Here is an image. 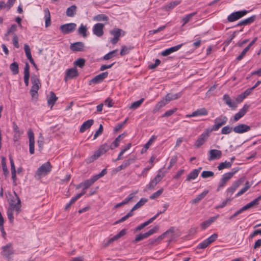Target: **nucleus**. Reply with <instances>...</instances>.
<instances>
[{"mask_svg":"<svg viewBox=\"0 0 261 261\" xmlns=\"http://www.w3.org/2000/svg\"><path fill=\"white\" fill-rule=\"evenodd\" d=\"M107 173V169H103L100 173L94 176L92 178L87 179L84 182L81 183V185H83L85 189H87L89 188L95 181L97 179L103 176Z\"/></svg>","mask_w":261,"mask_h":261,"instance_id":"20e7f679","label":"nucleus"},{"mask_svg":"<svg viewBox=\"0 0 261 261\" xmlns=\"http://www.w3.org/2000/svg\"><path fill=\"white\" fill-rule=\"evenodd\" d=\"M163 189L161 188L150 196V199H154L159 197L163 192Z\"/></svg>","mask_w":261,"mask_h":261,"instance_id":"13d9d810","label":"nucleus"},{"mask_svg":"<svg viewBox=\"0 0 261 261\" xmlns=\"http://www.w3.org/2000/svg\"><path fill=\"white\" fill-rule=\"evenodd\" d=\"M147 201V199L145 198H142L133 207L131 211L133 212V211L138 209L143 206L146 202Z\"/></svg>","mask_w":261,"mask_h":261,"instance_id":"4c0bfd02","label":"nucleus"},{"mask_svg":"<svg viewBox=\"0 0 261 261\" xmlns=\"http://www.w3.org/2000/svg\"><path fill=\"white\" fill-rule=\"evenodd\" d=\"M2 254L6 256V257H8L10 255L13 254V250L12 247V245L11 243H9L6 245L3 246L2 247Z\"/></svg>","mask_w":261,"mask_h":261,"instance_id":"4be33fe9","label":"nucleus"},{"mask_svg":"<svg viewBox=\"0 0 261 261\" xmlns=\"http://www.w3.org/2000/svg\"><path fill=\"white\" fill-rule=\"evenodd\" d=\"M93 20L97 21L109 20V17L105 14H98L93 17Z\"/></svg>","mask_w":261,"mask_h":261,"instance_id":"a18cd8bd","label":"nucleus"},{"mask_svg":"<svg viewBox=\"0 0 261 261\" xmlns=\"http://www.w3.org/2000/svg\"><path fill=\"white\" fill-rule=\"evenodd\" d=\"M156 137L155 136H152L151 138L149 139V140L147 141V142L144 145L143 147L141 150V153L142 154L144 153L146 151V150L148 149L149 146L151 145V144L152 143V142L154 141V140L156 139Z\"/></svg>","mask_w":261,"mask_h":261,"instance_id":"e433bc0d","label":"nucleus"},{"mask_svg":"<svg viewBox=\"0 0 261 261\" xmlns=\"http://www.w3.org/2000/svg\"><path fill=\"white\" fill-rule=\"evenodd\" d=\"M208 114V111L207 110L204 108H200L196 110V111L193 112L191 114L187 115V117H196V116H206Z\"/></svg>","mask_w":261,"mask_h":261,"instance_id":"aec40b11","label":"nucleus"},{"mask_svg":"<svg viewBox=\"0 0 261 261\" xmlns=\"http://www.w3.org/2000/svg\"><path fill=\"white\" fill-rule=\"evenodd\" d=\"M249 49L246 46L240 54V55L237 58V60L238 61H241L245 56L246 53L249 50Z\"/></svg>","mask_w":261,"mask_h":261,"instance_id":"338daca9","label":"nucleus"},{"mask_svg":"<svg viewBox=\"0 0 261 261\" xmlns=\"http://www.w3.org/2000/svg\"><path fill=\"white\" fill-rule=\"evenodd\" d=\"M121 32H122V30L118 28H115L113 30L110 31V34L113 35L114 37L119 38Z\"/></svg>","mask_w":261,"mask_h":261,"instance_id":"864d4df0","label":"nucleus"},{"mask_svg":"<svg viewBox=\"0 0 261 261\" xmlns=\"http://www.w3.org/2000/svg\"><path fill=\"white\" fill-rule=\"evenodd\" d=\"M201 170V167H199L198 169H194L188 175L186 180L187 181H190L192 180L196 179V177L198 176Z\"/></svg>","mask_w":261,"mask_h":261,"instance_id":"a878e982","label":"nucleus"},{"mask_svg":"<svg viewBox=\"0 0 261 261\" xmlns=\"http://www.w3.org/2000/svg\"><path fill=\"white\" fill-rule=\"evenodd\" d=\"M124 134L119 135L112 143V144L110 145L111 147V149H114V148L117 147L119 146L120 141L122 140Z\"/></svg>","mask_w":261,"mask_h":261,"instance_id":"f704fd0d","label":"nucleus"},{"mask_svg":"<svg viewBox=\"0 0 261 261\" xmlns=\"http://www.w3.org/2000/svg\"><path fill=\"white\" fill-rule=\"evenodd\" d=\"M218 238L217 233H214L211 235L210 237L204 240L203 241L199 243L197 248L199 249H204L206 248L209 245L214 242Z\"/></svg>","mask_w":261,"mask_h":261,"instance_id":"0eeeda50","label":"nucleus"},{"mask_svg":"<svg viewBox=\"0 0 261 261\" xmlns=\"http://www.w3.org/2000/svg\"><path fill=\"white\" fill-rule=\"evenodd\" d=\"M57 99L58 97L56 96V94L53 92H51L50 96L47 99L48 105L52 107Z\"/></svg>","mask_w":261,"mask_h":261,"instance_id":"a19ab883","label":"nucleus"},{"mask_svg":"<svg viewBox=\"0 0 261 261\" xmlns=\"http://www.w3.org/2000/svg\"><path fill=\"white\" fill-rule=\"evenodd\" d=\"M117 50H114L112 51L109 52L108 54L105 55L103 57L104 60H107L112 58L114 56Z\"/></svg>","mask_w":261,"mask_h":261,"instance_id":"e2e57ef3","label":"nucleus"},{"mask_svg":"<svg viewBox=\"0 0 261 261\" xmlns=\"http://www.w3.org/2000/svg\"><path fill=\"white\" fill-rule=\"evenodd\" d=\"M76 27V24L75 23H69L61 25L60 29L64 34H68L74 32Z\"/></svg>","mask_w":261,"mask_h":261,"instance_id":"ddd939ff","label":"nucleus"},{"mask_svg":"<svg viewBox=\"0 0 261 261\" xmlns=\"http://www.w3.org/2000/svg\"><path fill=\"white\" fill-rule=\"evenodd\" d=\"M14 210H15V209L9 208L7 212L8 217L11 222H12L14 220V217H13V211Z\"/></svg>","mask_w":261,"mask_h":261,"instance_id":"69168bd1","label":"nucleus"},{"mask_svg":"<svg viewBox=\"0 0 261 261\" xmlns=\"http://www.w3.org/2000/svg\"><path fill=\"white\" fill-rule=\"evenodd\" d=\"M44 18L45 19V26L46 28H47L51 24L50 14L48 8H45L44 9Z\"/></svg>","mask_w":261,"mask_h":261,"instance_id":"c756f323","label":"nucleus"},{"mask_svg":"<svg viewBox=\"0 0 261 261\" xmlns=\"http://www.w3.org/2000/svg\"><path fill=\"white\" fill-rule=\"evenodd\" d=\"M233 130V128L229 126V125L223 127L221 129V134H228L230 133Z\"/></svg>","mask_w":261,"mask_h":261,"instance_id":"bf43d9fd","label":"nucleus"},{"mask_svg":"<svg viewBox=\"0 0 261 261\" xmlns=\"http://www.w3.org/2000/svg\"><path fill=\"white\" fill-rule=\"evenodd\" d=\"M9 160H10V165H11V174H12V178L13 180H14V181H15L16 179V170H15V167L13 160L11 155L9 156Z\"/></svg>","mask_w":261,"mask_h":261,"instance_id":"c9c22d12","label":"nucleus"},{"mask_svg":"<svg viewBox=\"0 0 261 261\" xmlns=\"http://www.w3.org/2000/svg\"><path fill=\"white\" fill-rule=\"evenodd\" d=\"M256 19V16L255 15H252L250 17H248L246 19H245L244 20H242L240 21L238 24H237V26H242V25H249L252 23H253Z\"/></svg>","mask_w":261,"mask_h":261,"instance_id":"bb28decb","label":"nucleus"},{"mask_svg":"<svg viewBox=\"0 0 261 261\" xmlns=\"http://www.w3.org/2000/svg\"><path fill=\"white\" fill-rule=\"evenodd\" d=\"M131 49V47H128L126 46H123L120 51L121 56H124L128 54Z\"/></svg>","mask_w":261,"mask_h":261,"instance_id":"0e129e2a","label":"nucleus"},{"mask_svg":"<svg viewBox=\"0 0 261 261\" xmlns=\"http://www.w3.org/2000/svg\"><path fill=\"white\" fill-rule=\"evenodd\" d=\"M182 45H183V44H180L177 45L167 48L166 50L163 51L161 53V55L163 56H167L168 55H169L170 54H172V53L177 51L178 49H179L181 48V47Z\"/></svg>","mask_w":261,"mask_h":261,"instance_id":"b1692460","label":"nucleus"},{"mask_svg":"<svg viewBox=\"0 0 261 261\" xmlns=\"http://www.w3.org/2000/svg\"><path fill=\"white\" fill-rule=\"evenodd\" d=\"M105 24L101 23H96L93 25V33L97 37H101L103 34V28Z\"/></svg>","mask_w":261,"mask_h":261,"instance_id":"dca6fc26","label":"nucleus"},{"mask_svg":"<svg viewBox=\"0 0 261 261\" xmlns=\"http://www.w3.org/2000/svg\"><path fill=\"white\" fill-rule=\"evenodd\" d=\"M158 217V215H154L153 217L150 218L148 221L142 223L140 225L138 226L136 228V231H139L143 229L145 226L149 225L150 223L152 222L157 217Z\"/></svg>","mask_w":261,"mask_h":261,"instance_id":"2f4dec72","label":"nucleus"},{"mask_svg":"<svg viewBox=\"0 0 261 261\" xmlns=\"http://www.w3.org/2000/svg\"><path fill=\"white\" fill-rule=\"evenodd\" d=\"M261 199V196H259L258 197L247 203L250 208L252 207L254 205H257L259 204V201Z\"/></svg>","mask_w":261,"mask_h":261,"instance_id":"680f3d73","label":"nucleus"},{"mask_svg":"<svg viewBox=\"0 0 261 261\" xmlns=\"http://www.w3.org/2000/svg\"><path fill=\"white\" fill-rule=\"evenodd\" d=\"M12 124H13V130L15 133L14 135V138L15 139H18V138H19L20 136L23 134V132L20 131L19 130V129L15 122H13L12 123Z\"/></svg>","mask_w":261,"mask_h":261,"instance_id":"58836bf2","label":"nucleus"},{"mask_svg":"<svg viewBox=\"0 0 261 261\" xmlns=\"http://www.w3.org/2000/svg\"><path fill=\"white\" fill-rule=\"evenodd\" d=\"M215 124L211 129L212 131L218 130L222 126L225 125L227 122V118L225 116H220L216 118L215 120Z\"/></svg>","mask_w":261,"mask_h":261,"instance_id":"6e6552de","label":"nucleus"},{"mask_svg":"<svg viewBox=\"0 0 261 261\" xmlns=\"http://www.w3.org/2000/svg\"><path fill=\"white\" fill-rule=\"evenodd\" d=\"M108 75V72L107 71L101 72L98 75H96L93 79L89 81V85H95L102 82L105 79H106Z\"/></svg>","mask_w":261,"mask_h":261,"instance_id":"4468645a","label":"nucleus"},{"mask_svg":"<svg viewBox=\"0 0 261 261\" xmlns=\"http://www.w3.org/2000/svg\"><path fill=\"white\" fill-rule=\"evenodd\" d=\"M181 92H179L175 94L168 93L165 96V98L166 99V101H167V102H168L170 101L175 100L180 98L181 96Z\"/></svg>","mask_w":261,"mask_h":261,"instance_id":"7c9ffc66","label":"nucleus"},{"mask_svg":"<svg viewBox=\"0 0 261 261\" xmlns=\"http://www.w3.org/2000/svg\"><path fill=\"white\" fill-rule=\"evenodd\" d=\"M84 43L82 42H76L71 44L70 48L73 51H81L83 50Z\"/></svg>","mask_w":261,"mask_h":261,"instance_id":"393cba45","label":"nucleus"},{"mask_svg":"<svg viewBox=\"0 0 261 261\" xmlns=\"http://www.w3.org/2000/svg\"><path fill=\"white\" fill-rule=\"evenodd\" d=\"M209 136V133L208 132H203L195 142V145L197 147L201 146L207 139Z\"/></svg>","mask_w":261,"mask_h":261,"instance_id":"412c9836","label":"nucleus"},{"mask_svg":"<svg viewBox=\"0 0 261 261\" xmlns=\"http://www.w3.org/2000/svg\"><path fill=\"white\" fill-rule=\"evenodd\" d=\"M31 81L33 84L30 90V93L33 98H37L38 91L41 87V83L39 78L35 74L32 75Z\"/></svg>","mask_w":261,"mask_h":261,"instance_id":"f257e3e1","label":"nucleus"},{"mask_svg":"<svg viewBox=\"0 0 261 261\" xmlns=\"http://www.w3.org/2000/svg\"><path fill=\"white\" fill-rule=\"evenodd\" d=\"M180 3V1H175L170 2L169 4L164 7V9L166 11H168L170 9H173L176 6Z\"/></svg>","mask_w":261,"mask_h":261,"instance_id":"09e8293b","label":"nucleus"},{"mask_svg":"<svg viewBox=\"0 0 261 261\" xmlns=\"http://www.w3.org/2000/svg\"><path fill=\"white\" fill-rule=\"evenodd\" d=\"M24 50L27 58L29 59L31 63H32L33 62V59L32 57L31 49L28 44H24Z\"/></svg>","mask_w":261,"mask_h":261,"instance_id":"ea45409f","label":"nucleus"},{"mask_svg":"<svg viewBox=\"0 0 261 261\" xmlns=\"http://www.w3.org/2000/svg\"><path fill=\"white\" fill-rule=\"evenodd\" d=\"M134 162V160L133 159H129L127 160H125L123 162V164H121L123 168L125 169L128 166H129L132 163Z\"/></svg>","mask_w":261,"mask_h":261,"instance_id":"774afa93","label":"nucleus"},{"mask_svg":"<svg viewBox=\"0 0 261 261\" xmlns=\"http://www.w3.org/2000/svg\"><path fill=\"white\" fill-rule=\"evenodd\" d=\"M249 108V106L247 105H245L240 110L239 112L236 113L233 117V119L234 121H238L241 118H242L245 114L247 113L248 109Z\"/></svg>","mask_w":261,"mask_h":261,"instance_id":"5701e85b","label":"nucleus"},{"mask_svg":"<svg viewBox=\"0 0 261 261\" xmlns=\"http://www.w3.org/2000/svg\"><path fill=\"white\" fill-rule=\"evenodd\" d=\"M76 6L75 5H72L67 9L66 12V15L68 17H72L76 14Z\"/></svg>","mask_w":261,"mask_h":261,"instance_id":"72a5a7b5","label":"nucleus"},{"mask_svg":"<svg viewBox=\"0 0 261 261\" xmlns=\"http://www.w3.org/2000/svg\"><path fill=\"white\" fill-rule=\"evenodd\" d=\"M244 180L243 178H241L234 181L232 185L226 190V196L231 198L234 191L242 184Z\"/></svg>","mask_w":261,"mask_h":261,"instance_id":"1a4fd4ad","label":"nucleus"},{"mask_svg":"<svg viewBox=\"0 0 261 261\" xmlns=\"http://www.w3.org/2000/svg\"><path fill=\"white\" fill-rule=\"evenodd\" d=\"M87 28L86 26L84 25L83 23H82L78 29V34L80 35H82L83 37L85 38L87 36Z\"/></svg>","mask_w":261,"mask_h":261,"instance_id":"79ce46f5","label":"nucleus"},{"mask_svg":"<svg viewBox=\"0 0 261 261\" xmlns=\"http://www.w3.org/2000/svg\"><path fill=\"white\" fill-rule=\"evenodd\" d=\"M231 167V163H229L226 161L224 162L221 163L217 167V168L220 171L225 168H230Z\"/></svg>","mask_w":261,"mask_h":261,"instance_id":"de8ad7c7","label":"nucleus"},{"mask_svg":"<svg viewBox=\"0 0 261 261\" xmlns=\"http://www.w3.org/2000/svg\"><path fill=\"white\" fill-rule=\"evenodd\" d=\"M250 188V185L248 181H246L245 186L239 191L236 195V197H239L246 192Z\"/></svg>","mask_w":261,"mask_h":261,"instance_id":"603ef678","label":"nucleus"},{"mask_svg":"<svg viewBox=\"0 0 261 261\" xmlns=\"http://www.w3.org/2000/svg\"><path fill=\"white\" fill-rule=\"evenodd\" d=\"M207 191H204L200 194L198 195L195 198L192 200V203L195 204L199 202L201 199H202L207 194Z\"/></svg>","mask_w":261,"mask_h":261,"instance_id":"c03bdc74","label":"nucleus"},{"mask_svg":"<svg viewBox=\"0 0 261 261\" xmlns=\"http://www.w3.org/2000/svg\"><path fill=\"white\" fill-rule=\"evenodd\" d=\"M250 127L246 124H240L233 128V130L238 134H242L250 130Z\"/></svg>","mask_w":261,"mask_h":261,"instance_id":"6ab92c4d","label":"nucleus"},{"mask_svg":"<svg viewBox=\"0 0 261 261\" xmlns=\"http://www.w3.org/2000/svg\"><path fill=\"white\" fill-rule=\"evenodd\" d=\"M110 149H111V147L110 145L108 143H106L102 145H101L99 149L95 152V153L92 155L89 159L90 162H93L94 160L97 159L99 156L101 155L105 154Z\"/></svg>","mask_w":261,"mask_h":261,"instance_id":"7ed1b4c3","label":"nucleus"},{"mask_svg":"<svg viewBox=\"0 0 261 261\" xmlns=\"http://www.w3.org/2000/svg\"><path fill=\"white\" fill-rule=\"evenodd\" d=\"M17 25L16 24H13L11 25V27L8 30L7 33L5 34V37H7L10 34H13L17 30Z\"/></svg>","mask_w":261,"mask_h":261,"instance_id":"6e6d98bb","label":"nucleus"},{"mask_svg":"<svg viewBox=\"0 0 261 261\" xmlns=\"http://www.w3.org/2000/svg\"><path fill=\"white\" fill-rule=\"evenodd\" d=\"M208 160L212 161L219 159L222 156V151L217 149H211L209 151Z\"/></svg>","mask_w":261,"mask_h":261,"instance_id":"f3484780","label":"nucleus"},{"mask_svg":"<svg viewBox=\"0 0 261 261\" xmlns=\"http://www.w3.org/2000/svg\"><path fill=\"white\" fill-rule=\"evenodd\" d=\"M51 166L49 162H46L42 164L37 170L36 175L39 177L44 176L48 174L51 171Z\"/></svg>","mask_w":261,"mask_h":261,"instance_id":"423d86ee","label":"nucleus"},{"mask_svg":"<svg viewBox=\"0 0 261 261\" xmlns=\"http://www.w3.org/2000/svg\"><path fill=\"white\" fill-rule=\"evenodd\" d=\"M165 176L164 174L160 171L155 177L146 186L148 190H152L155 186Z\"/></svg>","mask_w":261,"mask_h":261,"instance_id":"9b49d317","label":"nucleus"},{"mask_svg":"<svg viewBox=\"0 0 261 261\" xmlns=\"http://www.w3.org/2000/svg\"><path fill=\"white\" fill-rule=\"evenodd\" d=\"M85 63V60L82 58H79L76 60L74 62V64L79 67H83Z\"/></svg>","mask_w":261,"mask_h":261,"instance_id":"052dcab7","label":"nucleus"},{"mask_svg":"<svg viewBox=\"0 0 261 261\" xmlns=\"http://www.w3.org/2000/svg\"><path fill=\"white\" fill-rule=\"evenodd\" d=\"M214 173L211 171H203L201 173V177L204 178L213 177Z\"/></svg>","mask_w":261,"mask_h":261,"instance_id":"4d7b16f0","label":"nucleus"},{"mask_svg":"<svg viewBox=\"0 0 261 261\" xmlns=\"http://www.w3.org/2000/svg\"><path fill=\"white\" fill-rule=\"evenodd\" d=\"M238 171V169H233L231 172L226 173L222 175L218 185L217 191H219L224 188L228 181L231 178L233 175Z\"/></svg>","mask_w":261,"mask_h":261,"instance_id":"f03ea898","label":"nucleus"},{"mask_svg":"<svg viewBox=\"0 0 261 261\" xmlns=\"http://www.w3.org/2000/svg\"><path fill=\"white\" fill-rule=\"evenodd\" d=\"M218 215L215 217H211L208 220L203 222L201 224V227L202 229H206L208 226H209L213 222L215 221L216 219L218 218Z\"/></svg>","mask_w":261,"mask_h":261,"instance_id":"473e14b6","label":"nucleus"},{"mask_svg":"<svg viewBox=\"0 0 261 261\" xmlns=\"http://www.w3.org/2000/svg\"><path fill=\"white\" fill-rule=\"evenodd\" d=\"M10 69L13 74H17L19 72L18 64L17 62H13L10 65Z\"/></svg>","mask_w":261,"mask_h":261,"instance_id":"49530a36","label":"nucleus"},{"mask_svg":"<svg viewBox=\"0 0 261 261\" xmlns=\"http://www.w3.org/2000/svg\"><path fill=\"white\" fill-rule=\"evenodd\" d=\"M197 14V12H193L190 14H187L185 16L181 19V22L182 23V25H185L186 23H187L192 18L193 16Z\"/></svg>","mask_w":261,"mask_h":261,"instance_id":"37998d69","label":"nucleus"},{"mask_svg":"<svg viewBox=\"0 0 261 261\" xmlns=\"http://www.w3.org/2000/svg\"><path fill=\"white\" fill-rule=\"evenodd\" d=\"M226 105L232 109H236L237 107V103L235 102H232L231 98L227 94H224L223 98Z\"/></svg>","mask_w":261,"mask_h":261,"instance_id":"cd10ccee","label":"nucleus"},{"mask_svg":"<svg viewBox=\"0 0 261 261\" xmlns=\"http://www.w3.org/2000/svg\"><path fill=\"white\" fill-rule=\"evenodd\" d=\"M79 76L77 69L75 67L68 69L66 71L64 81L67 82L68 80L74 79Z\"/></svg>","mask_w":261,"mask_h":261,"instance_id":"2eb2a0df","label":"nucleus"},{"mask_svg":"<svg viewBox=\"0 0 261 261\" xmlns=\"http://www.w3.org/2000/svg\"><path fill=\"white\" fill-rule=\"evenodd\" d=\"M2 168L4 172V174L5 175H7L9 174V171L8 170L6 162V159L5 157H2Z\"/></svg>","mask_w":261,"mask_h":261,"instance_id":"5fc2aeb1","label":"nucleus"},{"mask_svg":"<svg viewBox=\"0 0 261 261\" xmlns=\"http://www.w3.org/2000/svg\"><path fill=\"white\" fill-rule=\"evenodd\" d=\"M144 100V99L142 98L138 101H135L130 105L129 109L134 110L137 109L141 106Z\"/></svg>","mask_w":261,"mask_h":261,"instance_id":"8fccbe9b","label":"nucleus"},{"mask_svg":"<svg viewBox=\"0 0 261 261\" xmlns=\"http://www.w3.org/2000/svg\"><path fill=\"white\" fill-rule=\"evenodd\" d=\"M248 13V11L244 10L242 11H238L232 13L227 17V20L229 22H233L236 21L240 18L243 17Z\"/></svg>","mask_w":261,"mask_h":261,"instance_id":"9d476101","label":"nucleus"},{"mask_svg":"<svg viewBox=\"0 0 261 261\" xmlns=\"http://www.w3.org/2000/svg\"><path fill=\"white\" fill-rule=\"evenodd\" d=\"M9 208L15 209L17 215L21 211V201L16 192L11 198Z\"/></svg>","mask_w":261,"mask_h":261,"instance_id":"39448f33","label":"nucleus"},{"mask_svg":"<svg viewBox=\"0 0 261 261\" xmlns=\"http://www.w3.org/2000/svg\"><path fill=\"white\" fill-rule=\"evenodd\" d=\"M159 228V227L158 226H155L145 233H140L139 234L136 236L135 240V242H137L143 240L144 239L147 238L149 236L155 233L158 230Z\"/></svg>","mask_w":261,"mask_h":261,"instance_id":"f8f14e48","label":"nucleus"},{"mask_svg":"<svg viewBox=\"0 0 261 261\" xmlns=\"http://www.w3.org/2000/svg\"><path fill=\"white\" fill-rule=\"evenodd\" d=\"M133 215V212H132V211L130 210L125 216L122 217L119 220L116 221L114 223V224H117L120 223L121 222H124L125 220H126L128 218L132 217Z\"/></svg>","mask_w":261,"mask_h":261,"instance_id":"3c124183","label":"nucleus"},{"mask_svg":"<svg viewBox=\"0 0 261 261\" xmlns=\"http://www.w3.org/2000/svg\"><path fill=\"white\" fill-rule=\"evenodd\" d=\"M28 134L29 139V151L31 154H33L34 153V135L33 131L31 129H29L28 130Z\"/></svg>","mask_w":261,"mask_h":261,"instance_id":"a211bd4d","label":"nucleus"},{"mask_svg":"<svg viewBox=\"0 0 261 261\" xmlns=\"http://www.w3.org/2000/svg\"><path fill=\"white\" fill-rule=\"evenodd\" d=\"M94 120L93 119H89L84 122L81 125L80 132L81 133H84L87 129H89L93 124Z\"/></svg>","mask_w":261,"mask_h":261,"instance_id":"c85d7f7f","label":"nucleus"}]
</instances>
